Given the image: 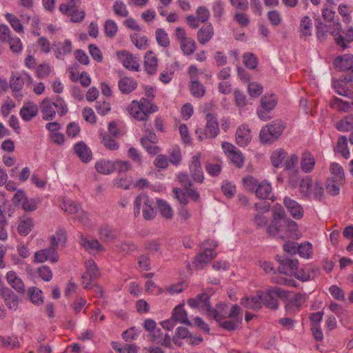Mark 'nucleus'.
Listing matches in <instances>:
<instances>
[{
	"label": "nucleus",
	"mask_w": 353,
	"mask_h": 353,
	"mask_svg": "<svg viewBox=\"0 0 353 353\" xmlns=\"http://www.w3.org/2000/svg\"><path fill=\"white\" fill-rule=\"evenodd\" d=\"M145 95L139 101L133 100L127 107L130 115L137 121H145L150 114L158 111V107L152 102L155 90L152 87L145 88Z\"/></svg>",
	"instance_id": "obj_1"
},
{
	"label": "nucleus",
	"mask_w": 353,
	"mask_h": 353,
	"mask_svg": "<svg viewBox=\"0 0 353 353\" xmlns=\"http://www.w3.org/2000/svg\"><path fill=\"white\" fill-rule=\"evenodd\" d=\"M297 228L296 223L287 218L285 212L281 210L274 213L273 219L266 230L271 236L285 239L296 236Z\"/></svg>",
	"instance_id": "obj_2"
},
{
	"label": "nucleus",
	"mask_w": 353,
	"mask_h": 353,
	"mask_svg": "<svg viewBox=\"0 0 353 353\" xmlns=\"http://www.w3.org/2000/svg\"><path fill=\"white\" fill-rule=\"evenodd\" d=\"M300 191L303 196L321 201L323 196L324 189L323 184L319 181L313 182L309 176L303 178L300 183Z\"/></svg>",
	"instance_id": "obj_3"
},
{
	"label": "nucleus",
	"mask_w": 353,
	"mask_h": 353,
	"mask_svg": "<svg viewBox=\"0 0 353 353\" xmlns=\"http://www.w3.org/2000/svg\"><path fill=\"white\" fill-rule=\"evenodd\" d=\"M203 252L198 254L193 261L194 267L198 270H201L204 264L210 262L216 256L215 249L218 246L216 241L208 240L202 243Z\"/></svg>",
	"instance_id": "obj_4"
},
{
	"label": "nucleus",
	"mask_w": 353,
	"mask_h": 353,
	"mask_svg": "<svg viewBox=\"0 0 353 353\" xmlns=\"http://www.w3.org/2000/svg\"><path fill=\"white\" fill-rule=\"evenodd\" d=\"M205 120L206 124L205 128H198L195 131L199 141H203L205 139L215 138L219 132L217 119L214 114H207Z\"/></svg>",
	"instance_id": "obj_5"
},
{
	"label": "nucleus",
	"mask_w": 353,
	"mask_h": 353,
	"mask_svg": "<svg viewBox=\"0 0 353 353\" xmlns=\"http://www.w3.org/2000/svg\"><path fill=\"white\" fill-rule=\"evenodd\" d=\"M134 216H137L142 210L143 216L146 220H151L154 218L156 212L152 207V202L145 194H139L134 202Z\"/></svg>",
	"instance_id": "obj_6"
},
{
	"label": "nucleus",
	"mask_w": 353,
	"mask_h": 353,
	"mask_svg": "<svg viewBox=\"0 0 353 353\" xmlns=\"http://www.w3.org/2000/svg\"><path fill=\"white\" fill-rule=\"evenodd\" d=\"M259 294L261 297V305L263 304L267 307L274 310L279 305L277 298L286 297V291L276 287L268 289L265 292L259 291Z\"/></svg>",
	"instance_id": "obj_7"
},
{
	"label": "nucleus",
	"mask_w": 353,
	"mask_h": 353,
	"mask_svg": "<svg viewBox=\"0 0 353 353\" xmlns=\"http://www.w3.org/2000/svg\"><path fill=\"white\" fill-rule=\"evenodd\" d=\"M353 70L341 79L334 80L332 86L335 92L341 96L353 99Z\"/></svg>",
	"instance_id": "obj_8"
},
{
	"label": "nucleus",
	"mask_w": 353,
	"mask_h": 353,
	"mask_svg": "<svg viewBox=\"0 0 353 353\" xmlns=\"http://www.w3.org/2000/svg\"><path fill=\"white\" fill-rule=\"evenodd\" d=\"M210 296L206 293L198 294L195 298H191L188 300V304L191 307H198L205 310L207 315L210 318H219V310H212L210 304Z\"/></svg>",
	"instance_id": "obj_9"
},
{
	"label": "nucleus",
	"mask_w": 353,
	"mask_h": 353,
	"mask_svg": "<svg viewBox=\"0 0 353 353\" xmlns=\"http://www.w3.org/2000/svg\"><path fill=\"white\" fill-rule=\"evenodd\" d=\"M328 33L332 36L334 37V40L337 45L345 48L346 47V43H350L353 40V29L350 28L344 37L340 32L341 31V25L339 22H333L330 25H327Z\"/></svg>",
	"instance_id": "obj_10"
},
{
	"label": "nucleus",
	"mask_w": 353,
	"mask_h": 353,
	"mask_svg": "<svg viewBox=\"0 0 353 353\" xmlns=\"http://www.w3.org/2000/svg\"><path fill=\"white\" fill-rule=\"evenodd\" d=\"M202 154L200 152L191 157L189 161L190 174L194 181L202 183L204 181V173L201 167V159Z\"/></svg>",
	"instance_id": "obj_11"
},
{
	"label": "nucleus",
	"mask_w": 353,
	"mask_h": 353,
	"mask_svg": "<svg viewBox=\"0 0 353 353\" xmlns=\"http://www.w3.org/2000/svg\"><path fill=\"white\" fill-rule=\"evenodd\" d=\"M277 103L276 97L274 94L265 95L261 98V106L257 110L259 117L264 121L272 118L270 111L272 110Z\"/></svg>",
	"instance_id": "obj_12"
},
{
	"label": "nucleus",
	"mask_w": 353,
	"mask_h": 353,
	"mask_svg": "<svg viewBox=\"0 0 353 353\" xmlns=\"http://www.w3.org/2000/svg\"><path fill=\"white\" fill-rule=\"evenodd\" d=\"M85 272L82 275V284L83 288H90V283L96 280L100 276V272L93 259H90L85 261Z\"/></svg>",
	"instance_id": "obj_13"
},
{
	"label": "nucleus",
	"mask_w": 353,
	"mask_h": 353,
	"mask_svg": "<svg viewBox=\"0 0 353 353\" xmlns=\"http://www.w3.org/2000/svg\"><path fill=\"white\" fill-rule=\"evenodd\" d=\"M307 299V296L305 293L298 292L293 295L288 296V299L285 305V310L290 313L299 312L305 303Z\"/></svg>",
	"instance_id": "obj_14"
},
{
	"label": "nucleus",
	"mask_w": 353,
	"mask_h": 353,
	"mask_svg": "<svg viewBox=\"0 0 353 353\" xmlns=\"http://www.w3.org/2000/svg\"><path fill=\"white\" fill-rule=\"evenodd\" d=\"M222 148L230 159L231 162L237 168H240L243 167L244 164V157L239 150H238L232 144L223 142L222 143Z\"/></svg>",
	"instance_id": "obj_15"
},
{
	"label": "nucleus",
	"mask_w": 353,
	"mask_h": 353,
	"mask_svg": "<svg viewBox=\"0 0 353 353\" xmlns=\"http://www.w3.org/2000/svg\"><path fill=\"white\" fill-rule=\"evenodd\" d=\"M117 56L123 67L128 70L137 72L140 70L138 59L130 52L126 50H120L117 52Z\"/></svg>",
	"instance_id": "obj_16"
},
{
	"label": "nucleus",
	"mask_w": 353,
	"mask_h": 353,
	"mask_svg": "<svg viewBox=\"0 0 353 353\" xmlns=\"http://www.w3.org/2000/svg\"><path fill=\"white\" fill-rule=\"evenodd\" d=\"M32 83L33 79L28 72H21L11 77L10 87L12 90H21L25 84L30 86Z\"/></svg>",
	"instance_id": "obj_17"
},
{
	"label": "nucleus",
	"mask_w": 353,
	"mask_h": 353,
	"mask_svg": "<svg viewBox=\"0 0 353 353\" xmlns=\"http://www.w3.org/2000/svg\"><path fill=\"white\" fill-rule=\"evenodd\" d=\"M59 256L53 248H49L37 251L34 254V262L43 263L49 260L51 263H55L59 261Z\"/></svg>",
	"instance_id": "obj_18"
},
{
	"label": "nucleus",
	"mask_w": 353,
	"mask_h": 353,
	"mask_svg": "<svg viewBox=\"0 0 353 353\" xmlns=\"http://www.w3.org/2000/svg\"><path fill=\"white\" fill-rule=\"evenodd\" d=\"M79 244L90 254H96L104 250V248L98 240L90 239L83 234L80 235Z\"/></svg>",
	"instance_id": "obj_19"
},
{
	"label": "nucleus",
	"mask_w": 353,
	"mask_h": 353,
	"mask_svg": "<svg viewBox=\"0 0 353 353\" xmlns=\"http://www.w3.org/2000/svg\"><path fill=\"white\" fill-rule=\"evenodd\" d=\"M6 305L10 310L16 311L19 307V296L8 288H2L0 294Z\"/></svg>",
	"instance_id": "obj_20"
},
{
	"label": "nucleus",
	"mask_w": 353,
	"mask_h": 353,
	"mask_svg": "<svg viewBox=\"0 0 353 353\" xmlns=\"http://www.w3.org/2000/svg\"><path fill=\"white\" fill-rule=\"evenodd\" d=\"M280 265L279 270L280 273L286 275H293L299 267V261L296 259L285 257L279 259Z\"/></svg>",
	"instance_id": "obj_21"
},
{
	"label": "nucleus",
	"mask_w": 353,
	"mask_h": 353,
	"mask_svg": "<svg viewBox=\"0 0 353 353\" xmlns=\"http://www.w3.org/2000/svg\"><path fill=\"white\" fill-rule=\"evenodd\" d=\"M67 239V232L65 228H58L55 233L49 238L50 245L57 251L59 245L65 247Z\"/></svg>",
	"instance_id": "obj_22"
},
{
	"label": "nucleus",
	"mask_w": 353,
	"mask_h": 353,
	"mask_svg": "<svg viewBox=\"0 0 353 353\" xmlns=\"http://www.w3.org/2000/svg\"><path fill=\"white\" fill-rule=\"evenodd\" d=\"M214 31L212 25L209 23L203 25L196 33V39L201 45L207 44L214 37Z\"/></svg>",
	"instance_id": "obj_23"
},
{
	"label": "nucleus",
	"mask_w": 353,
	"mask_h": 353,
	"mask_svg": "<svg viewBox=\"0 0 353 353\" xmlns=\"http://www.w3.org/2000/svg\"><path fill=\"white\" fill-rule=\"evenodd\" d=\"M8 283L17 292L23 294L26 292L25 285L21 279L14 271H9L6 276Z\"/></svg>",
	"instance_id": "obj_24"
},
{
	"label": "nucleus",
	"mask_w": 353,
	"mask_h": 353,
	"mask_svg": "<svg viewBox=\"0 0 353 353\" xmlns=\"http://www.w3.org/2000/svg\"><path fill=\"white\" fill-rule=\"evenodd\" d=\"M333 64L336 68L341 71H350L353 70V55L345 54L336 57Z\"/></svg>",
	"instance_id": "obj_25"
},
{
	"label": "nucleus",
	"mask_w": 353,
	"mask_h": 353,
	"mask_svg": "<svg viewBox=\"0 0 353 353\" xmlns=\"http://www.w3.org/2000/svg\"><path fill=\"white\" fill-rule=\"evenodd\" d=\"M301 168L305 173L311 172L316 164L314 155L308 150H305L302 154L300 159Z\"/></svg>",
	"instance_id": "obj_26"
},
{
	"label": "nucleus",
	"mask_w": 353,
	"mask_h": 353,
	"mask_svg": "<svg viewBox=\"0 0 353 353\" xmlns=\"http://www.w3.org/2000/svg\"><path fill=\"white\" fill-rule=\"evenodd\" d=\"M283 203L294 219H300L303 217V209L296 201L290 197H285L283 200Z\"/></svg>",
	"instance_id": "obj_27"
},
{
	"label": "nucleus",
	"mask_w": 353,
	"mask_h": 353,
	"mask_svg": "<svg viewBox=\"0 0 353 353\" xmlns=\"http://www.w3.org/2000/svg\"><path fill=\"white\" fill-rule=\"evenodd\" d=\"M54 46L55 47L54 54L58 59H63L64 57L70 54L72 50V42L69 39L54 43Z\"/></svg>",
	"instance_id": "obj_28"
},
{
	"label": "nucleus",
	"mask_w": 353,
	"mask_h": 353,
	"mask_svg": "<svg viewBox=\"0 0 353 353\" xmlns=\"http://www.w3.org/2000/svg\"><path fill=\"white\" fill-rule=\"evenodd\" d=\"M252 136L250 128L245 125H241L236 132V142L241 147H245L251 141Z\"/></svg>",
	"instance_id": "obj_29"
},
{
	"label": "nucleus",
	"mask_w": 353,
	"mask_h": 353,
	"mask_svg": "<svg viewBox=\"0 0 353 353\" xmlns=\"http://www.w3.org/2000/svg\"><path fill=\"white\" fill-rule=\"evenodd\" d=\"M38 113V107L33 102H26L20 110L21 117L25 121H30L35 117Z\"/></svg>",
	"instance_id": "obj_30"
},
{
	"label": "nucleus",
	"mask_w": 353,
	"mask_h": 353,
	"mask_svg": "<svg viewBox=\"0 0 353 353\" xmlns=\"http://www.w3.org/2000/svg\"><path fill=\"white\" fill-rule=\"evenodd\" d=\"M138 85L137 81L130 77H124L121 78L118 82V87L119 90L123 94H130L133 92Z\"/></svg>",
	"instance_id": "obj_31"
},
{
	"label": "nucleus",
	"mask_w": 353,
	"mask_h": 353,
	"mask_svg": "<svg viewBox=\"0 0 353 353\" xmlns=\"http://www.w3.org/2000/svg\"><path fill=\"white\" fill-rule=\"evenodd\" d=\"M40 110L44 120H52L56 114L54 103L49 98H46L42 101Z\"/></svg>",
	"instance_id": "obj_32"
},
{
	"label": "nucleus",
	"mask_w": 353,
	"mask_h": 353,
	"mask_svg": "<svg viewBox=\"0 0 353 353\" xmlns=\"http://www.w3.org/2000/svg\"><path fill=\"white\" fill-rule=\"evenodd\" d=\"M261 297L259 294V291L256 296H246L242 298L240 303L244 307L251 309L253 310H259L261 308Z\"/></svg>",
	"instance_id": "obj_33"
},
{
	"label": "nucleus",
	"mask_w": 353,
	"mask_h": 353,
	"mask_svg": "<svg viewBox=\"0 0 353 353\" xmlns=\"http://www.w3.org/2000/svg\"><path fill=\"white\" fill-rule=\"evenodd\" d=\"M157 58L151 51L147 52L145 55V70L149 74H154L157 70Z\"/></svg>",
	"instance_id": "obj_34"
},
{
	"label": "nucleus",
	"mask_w": 353,
	"mask_h": 353,
	"mask_svg": "<svg viewBox=\"0 0 353 353\" xmlns=\"http://www.w3.org/2000/svg\"><path fill=\"white\" fill-rule=\"evenodd\" d=\"M75 154L84 163L89 162L92 159V152L89 148L83 142H79L74 145Z\"/></svg>",
	"instance_id": "obj_35"
},
{
	"label": "nucleus",
	"mask_w": 353,
	"mask_h": 353,
	"mask_svg": "<svg viewBox=\"0 0 353 353\" xmlns=\"http://www.w3.org/2000/svg\"><path fill=\"white\" fill-rule=\"evenodd\" d=\"M288 154V152L283 148H279L273 151L270 156L272 165L276 168L283 167Z\"/></svg>",
	"instance_id": "obj_36"
},
{
	"label": "nucleus",
	"mask_w": 353,
	"mask_h": 353,
	"mask_svg": "<svg viewBox=\"0 0 353 353\" xmlns=\"http://www.w3.org/2000/svg\"><path fill=\"white\" fill-rule=\"evenodd\" d=\"M312 29V19L307 16L303 17L300 21L299 28L300 32V37L304 40H306L310 36H311Z\"/></svg>",
	"instance_id": "obj_37"
},
{
	"label": "nucleus",
	"mask_w": 353,
	"mask_h": 353,
	"mask_svg": "<svg viewBox=\"0 0 353 353\" xmlns=\"http://www.w3.org/2000/svg\"><path fill=\"white\" fill-rule=\"evenodd\" d=\"M171 318L172 320L174 321V322L185 323L188 325H191L190 322L188 319L187 313L183 309V305H178L174 307Z\"/></svg>",
	"instance_id": "obj_38"
},
{
	"label": "nucleus",
	"mask_w": 353,
	"mask_h": 353,
	"mask_svg": "<svg viewBox=\"0 0 353 353\" xmlns=\"http://www.w3.org/2000/svg\"><path fill=\"white\" fill-rule=\"evenodd\" d=\"M96 170L102 174H108L114 172V161L102 159L95 164Z\"/></svg>",
	"instance_id": "obj_39"
},
{
	"label": "nucleus",
	"mask_w": 353,
	"mask_h": 353,
	"mask_svg": "<svg viewBox=\"0 0 353 353\" xmlns=\"http://www.w3.org/2000/svg\"><path fill=\"white\" fill-rule=\"evenodd\" d=\"M179 44L180 48L185 56H190L196 51V43L192 37H189Z\"/></svg>",
	"instance_id": "obj_40"
},
{
	"label": "nucleus",
	"mask_w": 353,
	"mask_h": 353,
	"mask_svg": "<svg viewBox=\"0 0 353 353\" xmlns=\"http://www.w3.org/2000/svg\"><path fill=\"white\" fill-rule=\"evenodd\" d=\"M112 347L117 353H137L139 349L134 344L125 343L121 345L118 342H112Z\"/></svg>",
	"instance_id": "obj_41"
},
{
	"label": "nucleus",
	"mask_w": 353,
	"mask_h": 353,
	"mask_svg": "<svg viewBox=\"0 0 353 353\" xmlns=\"http://www.w3.org/2000/svg\"><path fill=\"white\" fill-rule=\"evenodd\" d=\"M100 139L101 143L108 150H117L119 148V143L108 133H101Z\"/></svg>",
	"instance_id": "obj_42"
},
{
	"label": "nucleus",
	"mask_w": 353,
	"mask_h": 353,
	"mask_svg": "<svg viewBox=\"0 0 353 353\" xmlns=\"http://www.w3.org/2000/svg\"><path fill=\"white\" fill-rule=\"evenodd\" d=\"M271 192L272 186L270 183L266 181H263L259 184L255 190L256 195L262 200L268 199Z\"/></svg>",
	"instance_id": "obj_43"
},
{
	"label": "nucleus",
	"mask_w": 353,
	"mask_h": 353,
	"mask_svg": "<svg viewBox=\"0 0 353 353\" xmlns=\"http://www.w3.org/2000/svg\"><path fill=\"white\" fill-rule=\"evenodd\" d=\"M99 236L103 241H111L116 239L117 234L108 225H103L99 230Z\"/></svg>",
	"instance_id": "obj_44"
},
{
	"label": "nucleus",
	"mask_w": 353,
	"mask_h": 353,
	"mask_svg": "<svg viewBox=\"0 0 353 353\" xmlns=\"http://www.w3.org/2000/svg\"><path fill=\"white\" fill-rule=\"evenodd\" d=\"M28 294L30 301L37 305H41L43 303L42 292L37 287H31L28 290Z\"/></svg>",
	"instance_id": "obj_45"
},
{
	"label": "nucleus",
	"mask_w": 353,
	"mask_h": 353,
	"mask_svg": "<svg viewBox=\"0 0 353 353\" xmlns=\"http://www.w3.org/2000/svg\"><path fill=\"white\" fill-rule=\"evenodd\" d=\"M299 161V158L296 154H292L290 155L288 154V157L285 159L283 165V167H284V171L286 172L298 170L297 165Z\"/></svg>",
	"instance_id": "obj_46"
},
{
	"label": "nucleus",
	"mask_w": 353,
	"mask_h": 353,
	"mask_svg": "<svg viewBox=\"0 0 353 353\" xmlns=\"http://www.w3.org/2000/svg\"><path fill=\"white\" fill-rule=\"evenodd\" d=\"M344 183V181H339L336 178H329L326 182V190L332 195H336L339 193L340 185Z\"/></svg>",
	"instance_id": "obj_47"
},
{
	"label": "nucleus",
	"mask_w": 353,
	"mask_h": 353,
	"mask_svg": "<svg viewBox=\"0 0 353 353\" xmlns=\"http://www.w3.org/2000/svg\"><path fill=\"white\" fill-rule=\"evenodd\" d=\"M60 205L62 210L72 214L79 213V210L81 208L79 204L76 203L74 201L69 199H63V202L61 203Z\"/></svg>",
	"instance_id": "obj_48"
},
{
	"label": "nucleus",
	"mask_w": 353,
	"mask_h": 353,
	"mask_svg": "<svg viewBox=\"0 0 353 353\" xmlns=\"http://www.w3.org/2000/svg\"><path fill=\"white\" fill-rule=\"evenodd\" d=\"M157 203L161 216L167 219H171L173 216V211L170 205L162 199L157 200Z\"/></svg>",
	"instance_id": "obj_49"
},
{
	"label": "nucleus",
	"mask_w": 353,
	"mask_h": 353,
	"mask_svg": "<svg viewBox=\"0 0 353 353\" xmlns=\"http://www.w3.org/2000/svg\"><path fill=\"white\" fill-rule=\"evenodd\" d=\"M336 152L340 153L345 159L350 157V153L347 148V139L345 136H341L338 139Z\"/></svg>",
	"instance_id": "obj_50"
},
{
	"label": "nucleus",
	"mask_w": 353,
	"mask_h": 353,
	"mask_svg": "<svg viewBox=\"0 0 353 353\" xmlns=\"http://www.w3.org/2000/svg\"><path fill=\"white\" fill-rule=\"evenodd\" d=\"M155 38L157 43L163 48H168L170 44L168 34L163 28H158L156 30Z\"/></svg>",
	"instance_id": "obj_51"
},
{
	"label": "nucleus",
	"mask_w": 353,
	"mask_h": 353,
	"mask_svg": "<svg viewBox=\"0 0 353 353\" xmlns=\"http://www.w3.org/2000/svg\"><path fill=\"white\" fill-rule=\"evenodd\" d=\"M205 168L207 173L211 176H219L222 170V163L207 161L205 164Z\"/></svg>",
	"instance_id": "obj_52"
},
{
	"label": "nucleus",
	"mask_w": 353,
	"mask_h": 353,
	"mask_svg": "<svg viewBox=\"0 0 353 353\" xmlns=\"http://www.w3.org/2000/svg\"><path fill=\"white\" fill-rule=\"evenodd\" d=\"M33 227V221L30 218H25L19 222L18 232L22 236L28 235Z\"/></svg>",
	"instance_id": "obj_53"
},
{
	"label": "nucleus",
	"mask_w": 353,
	"mask_h": 353,
	"mask_svg": "<svg viewBox=\"0 0 353 353\" xmlns=\"http://www.w3.org/2000/svg\"><path fill=\"white\" fill-rule=\"evenodd\" d=\"M118 32V26L116 22L112 19H108L104 23V34L107 37L114 38Z\"/></svg>",
	"instance_id": "obj_54"
},
{
	"label": "nucleus",
	"mask_w": 353,
	"mask_h": 353,
	"mask_svg": "<svg viewBox=\"0 0 353 353\" xmlns=\"http://www.w3.org/2000/svg\"><path fill=\"white\" fill-rule=\"evenodd\" d=\"M336 128L340 131H349L353 129V114L345 116L336 124Z\"/></svg>",
	"instance_id": "obj_55"
},
{
	"label": "nucleus",
	"mask_w": 353,
	"mask_h": 353,
	"mask_svg": "<svg viewBox=\"0 0 353 353\" xmlns=\"http://www.w3.org/2000/svg\"><path fill=\"white\" fill-rule=\"evenodd\" d=\"M190 90L194 97L198 98L202 97L205 92L204 86L196 79L192 81L190 85Z\"/></svg>",
	"instance_id": "obj_56"
},
{
	"label": "nucleus",
	"mask_w": 353,
	"mask_h": 353,
	"mask_svg": "<svg viewBox=\"0 0 353 353\" xmlns=\"http://www.w3.org/2000/svg\"><path fill=\"white\" fill-rule=\"evenodd\" d=\"M272 132V134L274 136V137H279L282 134L285 125L283 121L281 120H275L271 122L270 124L266 125Z\"/></svg>",
	"instance_id": "obj_57"
},
{
	"label": "nucleus",
	"mask_w": 353,
	"mask_h": 353,
	"mask_svg": "<svg viewBox=\"0 0 353 353\" xmlns=\"http://www.w3.org/2000/svg\"><path fill=\"white\" fill-rule=\"evenodd\" d=\"M6 19L9 22L12 28L18 33L23 32V27L21 23L20 20L14 14L11 13H7L6 14Z\"/></svg>",
	"instance_id": "obj_58"
},
{
	"label": "nucleus",
	"mask_w": 353,
	"mask_h": 353,
	"mask_svg": "<svg viewBox=\"0 0 353 353\" xmlns=\"http://www.w3.org/2000/svg\"><path fill=\"white\" fill-rule=\"evenodd\" d=\"M331 178L337 179L339 181H345L344 172L342 166L337 163H332L330 166Z\"/></svg>",
	"instance_id": "obj_59"
},
{
	"label": "nucleus",
	"mask_w": 353,
	"mask_h": 353,
	"mask_svg": "<svg viewBox=\"0 0 353 353\" xmlns=\"http://www.w3.org/2000/svg\"><path fill=\"white\" fill-rule=\"evenodd\" d=\"M272 132L271 130L267 126H264L260 131L259 137L262 143H272L278 138L274 137L273 134H272Z\"/></svg>",
	"instance_id": "obj_60"
},
{
	"label": "nucleus",
	"mask_w": 353,
	"mask_h": 353,
	"mask_svg": "<svg viewBox=\"0 0 353 353\" xmlns=\"http://www.w3.org/2000/svg\"><path fill=\"white\" fill-rule=\"evenodd\" d=\"M327 2L329 4H325L324 6V8L322 11V15L325 20L331 22L334 19L336 14L334 7L332 6L334 5V3L333 1H330V0H327Z\"/></svg>",
	"instance_id": "obj_61"
},
{
	"label": "nucleus",
	"mask_w": 353,
	"mask_h": 353,
	"mask_svg": "<svg viewBox=\"0 0 353 353\" xmlns=\"http://www.w3.org/2000/svg\"><path fill=\"white\" fill-rule=\"evenodd\" d=\"M244 65L249 69H254L258 65L257 57L252 52H246L243 56Z\"/></svg>",
	"instance_id": "obj_62"
},
{
	"label": "nucleus",
	"mask_w": 353,
	"mask_h": 353,
	"mask_svg": "<svg viewBox=\"0 0 353 353\" xmlns=\"http://www.w3.org/2000/svg\"><path fill=\"white\" fill-rule=\"evenodd\" d=\"M130 39L134 45L140 50L146 48L148 39L145 37H141L138 33H134L130 35Z\"/></svg>",
	"instance_id": "obj_63"
},
{
	"label": "nucleus",
	"mask_w": 353,
	"mask_h": 353,
	"mask_svg": "<svg viewBox=\"0 0 353 353\" xmlns=\"http://www.w3.org/2000/svg\"><path fill=\"white\" fill-rule=\"evenodd\" d=\"M267 17L273 26H278L282 23V16L279 11L273 10L267 13Z\"/></svg>",
	"instance_id": "obj_64"
}]
</instances>
